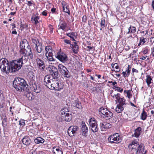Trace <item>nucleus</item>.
Wrapping results in <instances>:
<instances>
[{"instance_id": "nucleus-29", "label": "nucleus", "mask_w": 154, "mask_h": 154, "mask_svg": "<svg viewBox=\"0 0 154 154\" xmlns=\"http://www.w3.org/2000/svg\"><path fill=\"white\" fill-rule=\"evenodd\" d=\"M34 141L36 144L42 143L45 141V140L40 137H37L34 140Z\"/></svg>"}, {"instance_id": "nucleus-51", "label": "nucleus", "mask_w": 154, "mask_h": 154, "mask_svg": "<svg viewBox=\"0 0 154 154\" xmlns=\"http://www.w3.org/2000/svg\"><path fill=\"white\" fill-rule=\"evenodd\" d=\"M25 124V122L24 120H21L20 121V125L22 127L24 126Z\"/></svg>"}, {"instance_id": "nucleus-37", "label": "nucleus", "mask_w": 154, "mask_h": 154, "mask_svg": "<svg viewBox=\"0 0 154 154\" xmlns=\"http://www.w3.org/2000/svg\"><path fill=\"white\" fill-rule=\"evenodd\" d=\"M1 95L2 96V94H0V109L4 107V98L2 97Z\"/></svg>"}, {"instance_id": "nucleus-2", "label": "nucleus", "mask_w": 154, "mask_h": 154, "mask_svg": "<svg viewBox=\"0 0 154 154\" xmlns=\"http://www.w3.org/2000/svg\"><path fill=\"white\" fill-rule=\"evenodd\" d=\"M128 147L131 151L135 154H146V151L143 144H139L137 139L133 140L129 144Z\"/></svg>"}, {"instance_id": "nucleus-49", "label": "nucleus", "mask_w": 154, "mask_h": 154, "mask_svg": "<svg viewBox=\"0 0 154 154\" xmlns=\"http://www.w3.org/2000/svg\"><path fill=\"white\" fill-rule=\"evenodd\" d=\"M127 97L129 98L130 99L131 98V96L132 95V94H131V90H128V92H127Z\"/></svg>"}, {"instance_id": "nucleus-3", "label": "nucleus", "mask_w": 154, "mask_h": 154, "mask_svg": "<svg viewBox=\"0 0 154 154\" xmlns=\"http://www.w3.org/2000/svg\"><path fill=\"white\" fill-rule=\"evenodd\" d=\"M13 84L14 88L18 91H24L27 88L26 81L24 79L20 78H15Z\"/></svg>"}, {"instance_id": "nucleus-35", "label": "nucleus", "mask_w": 154, "mask_h": 154, "mask_svg": "<svg viewBox=\"0 0 154 154\" xmlns=\"http://www.w3.org/2000/svg\"><path fill=\"white\" fill-rule=\"evenodd\" d=\"M53 54H47V56H46V57L47 58L48 60L50 61H54L55 59H54L53 57Z\"/></svg>"}, {"instance_id": "nucleus-17", "label": "nucleus", "mask_w": 154, "mask_h": 154, "mask_svg": "<svg viewBox=\"0 0 154 154\" xmlns=\"http://www.w3.org/2000/svg\"><path fill=\"white\" fill-rule=\"evenodd\" d=\"M100 126L101 130L103 131L110 128L112 125L109 123L104 122L101 123L100 124Z\"/></svg>"}, {"instance_id": "nucleus-14", "label": "nucleus", "mask_w": 154, "mask_h": 154, "mask_svg": "<svg viewBox=\"0 0 154 154\" xmlns=\"http://www.w3.org/2000/svg\"><path fill=\"white\" fill-rule=\"evenodd\" d=\"M56 57L63 62H66L68 60L66 55L63 53L58 52L56 56Z\"/></svg>"}, {"instance_id": "nucleus-32", "label": "nucleus", "mask_w": 154, "mask_h": 154, "mask_svg": "<svg viewBox=\"0 0 154 154\" xmlns=\"http://www.w3.org/2000/svg\"><path fill=\"white\" fill-rule=\"evenodd\" d=\"M28 51H29L28 54H27V55L29 57V58L32 59L33 58V55L32 54V49H31L30 46H29L28 48H27Z\"/></svg>"}, {"instance_id": "nucleus-34", "label": "nucleus", "mask_w": 154, "mask_h": 154, "mask_svg": "<svg viewBox=\"0 0 154 154\" xmlns=\"http://www.w3.org/2000/svg\"><path fill=\"white\" fill-rule=\"evenodd\" d=\"M147 116V114L144 110H143L142 113L141 114L140 118L141 119L143 120H145L146 119Z\"/></svg>"}, {"instance_id": "nucleus-56", "label": "nucleus", "mask_w": 154, "mask_h": 154, "mask_svg": "<svg viewBox=\"0 0 154 154\" xmlns=\"http://www.w3.org/2000/svg\"><path fill=\"white\" fill-rule=\"evenodd\" d=\"M54 154H63V152L61 151V150H60L59 151L57 152H53Z\"/></svg>"}, {"instance_id": "nucleus-9", "label": "nucleus", "mask_w": 154, "mask_h": 154, "mask_svg": "<svg viewBox=\"0 0 154 154\" xmlns=\"http://www.w3.org/2000/svg\"><path fill=\"white\" fill-rule=\"evenodd\" d=\"M89 125L90 128L93 132H96L98 131L97 124L95 119L92 118L89 119Z\"/></svg>"}, {"instance_id": "nucleus-26", "label": "nucleus", "mask_w": 154, "mask_h": 154, "mask_svg": "<svg viewBox=\"0 0 154 154\" xmlns=\"http://www.w3.org/2000/svg\"><path fill=\"white\" fill-rule=\"evenodd\" d=\"M67 26V24L66 22L64 21H61L60 22L59 25L58 26L59 27V29H61L63 30H65Z\"/></svg>"}, {"instance_id": "nucleus-5", "label": "nucleus", "mask_w": 154, "mask_h": 154, "mask_svg": "<svg viewBox=\"0 0 154 154\" xmlns=\"http://www.w3.org/2000/svg\"><path fill=\"white\" fill-rule=\"evenodd\" d=\"M20 60L21 59H18L16 60H13L11 62V72H15L21 68L22 65Z\"/></svg>"}, {"instance_id": "nucleus-4", "label": "nucleus", "mask_w": 154, "mask_h": 154, "mask_svg": "<svg viewBox=\"0 0 154 154\" xmlns=\"http://www.w3.org/2000/svg\"><path fill=\"white\" fill-rule=\"evenodd\" d=\"M0 68L2 71L6 74L9 73L11 70V65L7 60L2 58L0 60Z\"/></svg>"}, {"instance_id": "nucleus-8", "label": "nucleus", "mask_w": 154, "mask_h": 154, "mask_svg": "<svg viewBox=\"0 0 154 154\" xmlns=\"http://www.w3.org/2000/svg\"><path fill=\"white\" fill-rule=\"evenodd\" d=\"M108 140L112 143H118L121 142L122 139L119 134L116 133L109 136Z\"/></svg>"}, {"instance_id": "nucleus-15", "label": "nucleus", "mask_w": 154, "mask_h": 154, "mask_svg": "<svg viewBox=\"0 0 154 154\" xmlns=\"http://www.w3.org/2000/svg\"><path fill=\"white\" fill-rule=\"evenodd\" d=\"M81 130L82 135L85 137L87 136L88 129L84 122H82Z\"/></svg>"}, {"instance_id": "nucleus-16", "label": "nucleus", "mask_w": 154, "mask_h": 154, "mask_svg": "<svg viewBox=\"0 0 154 154\" xmlns=\"http://www.w3.org/2000/svg\"><path fill=\"white\" fill-rule=\"evenodd\" d=\"M72 106L80 109H81L82 108L81 103L79 101L78 98H75V99L72 102Z\"/></svg>"}, {"instance_id": "nucleus-23", "label": "nucleus", "mask_w": 154, "mask_h": 154, "mask_svg": "<svg viewBox=\"0 0 154 154\" xmlns=\"http://www.w3.org/2000/svg\"><path fill=\"white\" fill-rule=\"evenodd\" d=\"M36 62L37 63L38 66L40 68H42V69H44L45 66L44 62L42 60L39 58H38L36 59Z\"/></svg>"}, {"instance_id": "nucleus-58", "label": "nucleus", "mask_w": 154, "mask_h": 154, "mask_svg": "<svg viewBox=\"0 0 154 154\" xmlns=\"http://www.w3.org/2000/svg\"><path fill=\"white\" fill-rule=\"evenodd\" d=\"M132 72L133 73H134V72L138 73V71L136 69L133 68L132 69Z\"/></svg>"}, {"instance_id": "nucleus-63", "label": "nucleus", "mask_w": 154, "mask_h": 154, "mask_svg": "<svg viewBox=\"0 0 154 154\" xmlns=\"http://www.w3.org/2000/svg\"><path fill=\"white\" fill-rule=\"evenodd\" d=\"M12 34H15V35L17 34V32L16 31L15 29H14V30L12 32Z\"/></svg>"}, {"instance_id": "nucleus-13", "label": "nucleus", "mask_w": 154, "mask_h": 154, "mask_svg": "<svg viewBox=\"0 0 154 154\" xmlns=\"http://www.w3.org/2000/svg\"><path fill=\"white\" fill-rule=\"evenodd\" d=\"M21 53L20 54L22 55L21 57L19 59H21V62L22 65L24 63H26L28 61V56L27 55V51H25V50L21 51Z\"/></svg>"}, {"instance_id": "nucleus-48", "label": "nucleus", "mask_w": 154, "mask_h": 154, "mask_svg": "<svg viewBox=\"0 0 154 154\" xmlns=\"http://www.w3.org/2000/svg\"><path fill=\"white\" fill-rule=\"evenodd\" d=\"M66 110V109H63L61 110L60 113L61 115H62V116H64L66 114L67 112H68Z\"/></svg>"}, {"instance_id": "nucleus-60", "label": "nucleus", "mask_w": 154, "mask_h": 154, "mask_svg": "<svg viewBox=\"0 0 154 154\" xmlns=\"http://www.w3.org/2000/svg\"><path fill=\"white\" fill-rule=\"evenodd\" d=\"M53 149H55V150L56 151V152H57L59 151V150H60V148H59V147L56 148L55 147H54Z\"/></svg>"}, {"instance_id": "nucleus-7", "label": "nucleus", "mask_w": 154, "mask_h": 154, "mask_svg": "<svg viewBox=\"0 0 154 154\" xmlns=\"http://www.w3.org/2000/svg\"><path fill=\"white\" fill-rule=\"evenodd\" d=\"M58 67L59 72L64 77L69 78L70 77V73L65 66L62 64H59Z\"/></svg>"}, {"instance_id": "nucleus-11", "label": "nucleus", "mask_w": 154, "mask_h": 154, "mask_svg": "<svg viewBox=\"0 0 154 154\" xmlns=\"http://www.w3.org/2000/svg\"><path fill=\"white\" fill-rule=\"evenodd\" d=\"M28 42L26 39L23 40V41H21L20 44V53H21V51H23L25 50V51H27L25 48L26 47V48H27L29 46Z\"/></svg>"}, {"instance_id": "nucleus-53", "label": "nucleus", "mask_w": 154, "mask_h": 154, "mask_svg": "<svg viewBox=\"0 0 154 154\" xmlns=\"http://www.w3.org/2000/svg\"><path fill=\"white\" fill-rule=\"evenodd\" d=\"M116 91H117L120 93H122L123 91V89L118 87Z\"/></svg>"}, {"instance_id": "nucleus-47", "label": "nucleus", "mask_w": 154, "mask_h": 154, "mask_svg": "<svg viewBox=\"0 0 154 154\" xmlns=\"http://www.w3.org/2000/svg\"><path fill=\"white\" fill-rule=\"evenodd\" d=\"M27 3H26L27 5L29 6H31L32 5H34L35 4L34 3L33 1H26Z\"/></svg>"}, {"instance_id": "nucleus-31", "label": "nucleus", "mask_w": 154, "mask_h": 154, "mask_svg": "<svg viewBox=\"0 0 154 154\" xmlns=\"http://www.w3.org/2000/svg\"><path fill=\"white\" fill-rule=\"evenodd\" d=\"M123 106V105L120 104H118L116 109V111L118 113L122 112L124 110V108L122 106Z\"/></svg>"}, {"instance_id": "nucleus-21", "label": "nucleus", "mask_w": 154, "mask_h": 154, "mask_svg": "<svg viewBox=\"0 0 154 154\" xmlns=\"http://www.w3.org/2000/svg\"><path fill=\"white\" fill-rule=\"evenodd\" d=\"M66 35L70 38L72 41H76L74 38V37H76L77 35V34L76 32H70L66 33Z\"/></svg>"}, {"instance_id": "nucleus-18", "label": "nucleus", "mask_w": 154, "mask_h": 154, "mask_svg": "<svg viewBox=\"0 0 154 154\" xmlns=\"http://www.w3.org/2000/svg\"><path fill=\"white\" fill-rule=\"evenodd\" d=\"M22 142L24 145L29 146L31 144L32 142L29 137H24L22 139Z\"/></svg>"}, {"instance_id": "nucleus-62", "label": "nucleus", "mask_w": 154, "mask_h": 154, "mask_svg": "<svg viewBox=\"0 0 154 154\" xmlns=\"http://www.w3.org/2000/svg\"><path fill=\"white\" fill-rule=\"evenodd\" d=\"M6 119H7V118H6V117L5 116H4L3 118H2V123H3V122H6Z\"/></svg>"}, {"instance_id": "nucleus-41", "label": "nucleus", "mask_w": 154, "mask_h": 154, "mask_svg": "<svg viewBox=\"0 0 154 154\" xmlns=\"http://www.w3.org/2000/svg\"><path fill=\"white\" fill-rule=\"evenodd\" d=\"M26 96L29 100H32L33 98L32 94L30 93H27Z\"/></svg>"}, {"instance_id": "nucleus-27", "label": "nucleus", "mask_w": 154, "mask_h": 154, "mask_svg": "<svg viewBox=\"0 0 154 154\" xmlns=\"http://www.w3.org/2000/svg\"><path fill=\"white\" fill-rule=\"evenodd\" d=\"M45 50L46 51L45 54V56H47V54H53L52 47L51 46H46L45 48Z\"/></svg>"}, {"instance_id": "nucleus-40", "label": "nucleus", "mask_w": 154, "mask_h": 154, "mask_svg": "<svg viewBox=\"0 0 154 154\" xmlns=\"http://www.w3.org/2000/svg\"><path fill=\"white\" fill-rule=\"evenodd\" d=\"M149 51V48L148 47H146L143 49L141 52L143 53V54H146L148 53Z\"/></svg>"}, {"instance_id": "nucleus-30", "label": "nucleus", "mask_w": 154, "mask_h": 154, "mask_svg": "<svg viewBox=\"0 0 154 154\" xmlns=\"http://www.w3.org/2000/svg\"><path fill=\"white\" fill-rule=\"evenodd\" d=\"M35 48L37 52L41 53L42 50V46L41 43H40L38 44H37L35 46Z\"/></svg>"}, {"instance_id": "nucleus-39", "label": "nucleus", "mask_w": 154, "mask_h": 154, "mask_svg": "<svg viewBox=\"0 0 154 154\" xmlns=\"http://www.w3.org/2000/svg\"><path fill=\"white\" fill-rule=\"evenodd\" d=\"M63 11L66 13H68L69 15L70 14V12L69 9L67 8L65 5H63Z\"/></svg>"}, {"instance_id": "nucleus-12", "label": "nucleus", "mask_w": 154, "mask_h": 154, "mask_svg": "<svg viewBox=\"0 0 154 154\" xmlns=\"http://www.w3.org/2000/svg\"><path fill=\"white\" fill-rule=\"evenodd\" d=\"M50 74L45 76H52L54 78H58L59 73L57 69L55 67L53 66L51 68Z\"/></svg>"}, {"instance_id": "nucleus-22", "label": "nucleus", "mask_w": 154, "mask_h": 154, "mask_svg": "<svg viewBox=\"0 0 154 154\" xmlns=\"http://www.w3.org/2000/svg\"><path fill=\"white\" fill-rule=\"evenodd\" d=\"M136 31V28L135 27L130 25L128 28V31L126 33H125L124 34L126 35L130 33H134Z\"/></svg>"}, {"instance_id": "nucleus-57", "label": "nucleus", "mask_w": 154, "mask_h": 154, "mask_svg": "<svg viewBox=\"0 0 154 154\" xmlns=\"http://www.w3.org/2000/svg\"><path fill=\"white\" fill-rule=\"evenodd\" d=\"M108 82L109 83H112V85H113V86L115 85L116 84H117V82L115 81L112 82V81H109Z\"/></svg>"}, {"instance_id": "nucleus-1", "label": "nucleus", "mask_w": 154, "mask_h": 154, "mask_svg": "<svg viewBox=\"0 0 154 154\" xmlns=\"http://www.w3.org/2000/svg\"><path fill=\"white\" fill-rule=\"evenodd\" d=\"M58 78H54L52 76H45L44 79L45 85L51 90L60 91L63 88V85L58 80Z\"/></svg>"}, {"instance_id": "nucleus-36", "label": "nucleus", "mask_w": 154, "mask_h": 154, "mask_svg": "<svg viewBox=\"0 0 154 154\" xmlns=\"http://www.w3.org/2000/svg\"><path fill=\"white\" fill-rule=\"evenodd\" d=\"M146 82L148 86H149L151 83V81H152V79L151 77L149 75H147L146 79Z\"/></svg>"}, {"instance_id": "nucleus-24", "label": "nucleus", "mask_w": 154, "mask_h": 154, "mask_svg": "<svg viewBox=\"0 0 154 154\" xmlns=\"http://www.w3.org/2000/svg\"><path fill=\"white\" fill-rule=\"evenodd\" d=\"M40 17L38 16H36L35 15H33L31 18V20L32 23L36 25L39 23L38 20L39 19Z\"/></svg>"}, {"instance_id": "nucleus-50", "label": "nucleus", "mask_w": 154, "mask_h": 154, "mask_svg": "<svg viewBox=\"0 0 154 154\" xmlns=\"http://www.w3.org/2000/svg\"><path fill=\"white\" fill-rule=\"evenodd\" d=\"M32 41L33 43L35 45V46L37 44H38L40 43L38 40H37L36 39H33Z\"/></svg>"}, {"instance_id": "nucleus-54", "label": "nucleus", "mask_w": 154, "mask_h": 154, "mask_svg": "<svg viewBox=\"0 0 154 154\" xmlns=\"http://www.w3.org/2000/svg\"><path fill=\"white\" fill-rule=\"evenodd\" d=\"M42 15L46 16L48 14V11H47L45 10L44 11L42 12Z\"/></svg>"}, {"instance_id": "nucleus-42", "label": "nucleus", "mask_w": 154, "mask_h": 154, "mask_svg": "<svg viewBox=\"0 0 154 154\" xmlns=\"http://www.w3.org/2000/svg\"><path fill=\"white\" fill-rule=\"evenodd\" d=\"M32 88L33 89V90L36 93H38L40 91L39 88H38L37 87L35 84L33 85V88Z\"/></svg>"}, {"instance_id": "nucleus-55", "label": "nucleus", "mask_w": 154, "mask_h": 154, "mask_svg": "<svg viewBox=\"0 0 154 154\" xmlns=\"http://www.w3.org/2000/svg\"><path fill=\"white\" fill-rule=\"evenodd\" d=\"M82 20L83 22L85 23L87 21V17L86 15H84L83 16Z\"/></svg>"}, {"instance_id": "nucleus-52", "label": "nucleus", "mask_w": 154, "mask_h": 154, "mask_svg": "<svg viewBox=\"0 0 154 154\" xmlns=\"http://www.w3.org/2000/svg\"><path fill=\"white\" fill-rule=\"evenodd\" d=\"M140 43H142V45H143L146 41H145V38H144L143 37H141L140 39Z\"/></svg>"}, {"instance_id": "nucleus-38", "label": "nucleus", "mask_w": 154, "mask_h": 154, "mask_svg": "<svg viewBox=\"0 0 154 154\" xmlns=\"http://www.w3.org/2000/svg\"><path fill=\"white\" fill-rule=\"evenodd\" d=\"M111 96L114 99H116V101H118L119 99L120 98L121 94L119 93H118L117 94H115L112 95L111 94Z\"/></svg>"}, {"instance_id": "nucleus-33", "label": "nucleus", "mask_w": 154, "mask_h": 154, "mask_svg": "<svg viewBox=\"0 0 154 154\" xmlns=\"http://www.w3.org/2000/svg\"><path fill=\"white\" fill-rule=\"evenodd\" d=\"M117 102L119 103V104L122 105L123 106L126 104V100L124 97H121Z\"/></svg>"}, {"instance_id": "nucleus-25", "label": "nucleus", "mask_w": 154, "mask_h": 154, "mask_svg": "<svg viewBox=\"0 0 154 154\" xmlns=\"http://www.w3.org/2000/svg\"><path fill=\"white\" fill-rule=\"evenodd\" d=\"M141 129H142L140 127H138L134 131V134H132V136L136 137H139L141 133L140 131Z\"/></svg>"}, {"instance_id": "nucleus-59", "label": "nucleus", "mask_w": 154, "mask_h": 154, "mask_svg": "<svg viewBox=\"0 0 154 154\" xmlns=\"http://www.w3.org/2000/svg\"><path fill=\"white\" fill-rule=\"evenodd\" d=\"M147 57V56L146 55H145L144 56H142L140 58V59L142 60H145L146 58Z\"/></svg>"}, {"instance_id": "nucleus-20", "label": "nucleus", "mask_w": 154, "mask_h": 154, "mask_svg": "<svg viewBox=\"0 0 154 154\" xmlns=\"http://www.w3.org/2000/svg\"><path fill=\"white\" fill-rule=\"evenodd\" d=\"M131 67L128 65L125 71H123L122 74L123 76L124 77H128L130 74L131 71Z\"/></svg>"}, {"instance_id": "nucleus-44", "label": "nucleus", "mask_w": 154, "mask_h": 154, "mask_svg": "<svg viewBox=\"0 0 154 154\" xmlns=\"http://www.w3.org/2000/svg\"><path fill=\"white\" fill-rule=\"evenodd\" d=\"M111 66L112 68L114 69L115 68L116 69H119V67L118 65V64L117 63H112L111 64Z\"/></svg>"}, {"instance_id": "nucleus-6", "label": "nucleus", "mask_w": 154, "mask_h": 154, "mask_svg": "<svg viewBox=\"0 0 154 154\" xmlns=\"http://www.w3.org/2000/svg\"><path fill=\"white\" fill-rule=\"evenodd\" d=\"M99 112L100 114H102V117L106 120L109 119L113 116V114L112 112L103 107L99 109Z\"/></svg>"}, {"instance_id": "nucleus-46", "label": "nucleus", "mask_w": 154, "mask_h": 154, "mask_svg": "<svg viewBox=\"0 0 154 154\" xmlns=\"http://www.w3.org/2000/svg\"><path fill=\"white\" fill-rule=\"evenodd\" d=\"M105 20L104 19H102L100 23L101 26L102 28L105 27Z\"/></svg>"}, {"instance_id": "nucleus-45", "label": "nucleus", "mask_w": 154, "mask_h": 154, "mask_svg": "<svg viewBox=\"0 0 154 154\" xmlns=\"http://www.w3.org/2000/svg\"><path fill=\"white\" fill-rule=\"evenodd\" d=\"M63 42L64 43L65 45H71V42L70 40L68 39H64Z\"/></svg>"}, {"instance_id": "nucleus-28", "label": "nucleus", "mask_w": 154, "mask_h": 154, "mask_svg": "<svg viewBox=\"0 0 154 154\" xmlns=\"http://www.w3.org/2000/svg\"><path fill=\"white\" fill-rule=\"evenodd\" d=\"M62 117H63L66 121L69 122L71 120L72 115L67 112L64 116H62Z\"/></svg>"}, {"instance_id": "nucleus-19", "label": "nucleus", "mask_w": 154, "mask_h": 154, "mask_svg": "<svg viewBox=\"0 0 154 154\" xmlns=\"http://www.w3.org/2000/svg\"><path fill=\"white\" fill-rule=\"evenodd\" d=\"M70 47L72 48L73 53L76 54L78 53L79 47L76 42H74L73 44L71 45Z\"/></svg>"}, {"instance_id": "nucleus-10", "label": "nucleus", "mask_w": 154, "mask_h": 154, "mask_svg": "<svg viewBox=\"0 0 154 154\" xmlns=\"http://www.w3.org/2000/svg\"><path fill=\"white\" fill-rule=\"evenodd\" d=\"M79 129L77 126H71L68 129L67 133L71 137L75 135Z\"/></svg>"}, {"instance_id": "nucleus-61", "label": "nucleus", "mask_w": 154, "mask_h": 154, "mask_svg": "<svg viewBox=\"0 0 154 154\" xmlns=\"http://www.w3.org/2000/svg\"><path fill=\"white\" fill-rule=\"evenodd\" d=\"M56 10V9L55 8H53L51 10V11L53 13H55Z\"/></svg>"}, {"instance_id": "nucleus-64", "label": "nucleus", "mask_w": 154, "mask_h": 154, "mask_svg": "<svg viewBox=\"0 0 154 154\" xmlns=\"http://www.w3.org/2000/svg\"><path fill=\"white\" fill-rule=\"evenodd\" d=\"M152 54L153 56L154 57V47L152 49Z\"/></svg>"}, {"instance_id": "nucleus-43", "label": "nucleus", "mask_w": 154, "mask_h": 154, "mask_svg": "<svg viewBox=\"0 0 154 154\" xmlns=\"http://www.w3.org/2000/svg\"><path fill=\"white\" fill-rule=\"evenodd\" d=\"M28 25L27 24H23L21 23L20 25V29L21 30H23L24 29H26L27 28Z\"/></svg>"}]
</instances>
